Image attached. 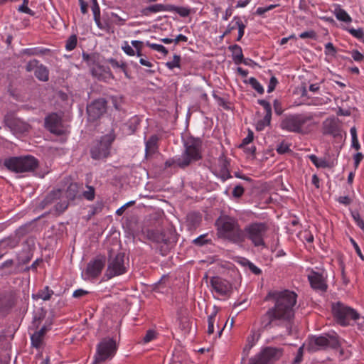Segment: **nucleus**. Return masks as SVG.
I'll return each mask as SVG.
<instances>
[{"mask_svg": "<svg viewBox=\"0 0 364 364\" xmlns=\"http://www.w3.org/2000/svg\"><path fill=\"white\" fill-rule=\"evenodd\" d=\"M340 343L338 337L333 335L326 334L321 336H312L309 338L308 349L310 351H318L330 348H338Z\"/></svg>", "mask_w": 364, "mask_h": 364, "instance_id": "10", "label": "nucleus"}, {"mask_svg": "<svg viewBox=\"0 0 364 364\" xmlns=\"http://www.w3.org/2000/svg\"><path fill=\"white\" fill-rule=\"evenodd\" d=\"M117 350L116 341L109 337L102 339L97 347V353L95 356V363L106 360L114 355Z\"/></svg>", "mask_w": 364, "mask_h": 364, "instance_id": "12", "label": "nucleus"}, {"mask_svg": "<svg viewBox=\"0 0 364 364\" xmlns=\"http://www.w3.org/2000/svg\"><path fill=\"white\" fill-rule=\"evenodd\" d=\"M276 150L279 154L291 152V150L290 149V145L284 141L281 142L277 146Z\"/></svg>", "mask_w": 364, "mask_h": 364, "instance_id": "44", "label": "nucleus"}, {"mask_svg": "<svg viewBox=\"0 0 364 364\" xmlns=\"http://www.w3.org/2000/svg\"><path fill=\"white\" fill-rule=\"evenodd\" d=\"M206 236L207 235L205 234L198 237L197 238L193 240V243L199 247H201L205 244L208 243L210 241V240L205 239Z\"/></svg>", "mask_w": 364, "mask_h": 364, "instance_id": "51", "label": "nucleus"}, {"mask_svg": "<svg viewBox=\"0 0 364 364\" xmlns=\"http://www.w3.org/2000/svg\"><path fill=\"white\" fill-rule=\"evenodd\" d=\"M309 282L312 288L321 291H326L327 285L324 282L321 274L314 272L312 275L308 277Z\"/></svg>", "mask_w": 364, "mask_h": 364, "instance_id": "21", "label": "nucleus"}, {"mask_svg": "<svg viewBox=\"0 0 364 364\" xmlns=\"http://www.w3.org/2000/svg\"><path fill=\"white\" fill-rule=\"evenodd\" d=\"M111 16L114 18L115 20L113 21V23L117 26H123L124 25L126 21L128 19L127 15H125L124 17H121L115 13H111Z\"/></svg>", "mask_w": 364, "mask_h": 364, "instance_id": "48", "label": "nucleus"}, {"mask_svg": "<svg viewBox=\"0 0 364 364\" xmlns=\"http://www.w3.org/2000/svg\"><path fill=\"white\" fill-rule=\"evenodd\" d=\"M168 9H171L170 7H168V4H157L144 8L141 13L143 16H149L151 13L168 11Z\"/></svg>", "mask_w": 364, "mask_h": 364, "instance_id": "24", "label": "nucleus"}, {"mask_svg": "<svg viewBox=\"0 0 364 364\" xmlns=\"http://www.w3.org/2000/svg\"><path fill=\"white\" fill-rule=\"evenodd\" d=\"M352 58L355 61L360 62L364 59V56L357 50H353L351 53Z\"/></svg>", "mask_w": 364, "mask_h": 364, "instance_id": "63", "label": "nucleus"}, {"mask_svg": "<svg viewBox=\"0 0 364 364\" xmlns=\"http://www.w3.org/2000/svg\"><path fill=\"white\" fill-rule=\"evenodd\" d=\"M7 126L15 134H23L28 132L31 126L20 119H11L6 122Z\"/></svg>", "mask_w": 364, "mask_h": 364, "instance_id": "19", "label": "nucleus"}, {"mask_svg": "<svg viewBox=\"0 0 364 364\" xmlns=\"http://www.w3.org/2000/svg\"><path fill=\"white\" fill-rule=\"evenodd\" d=\"M156 338V332L154 330L149 329L146 331V335L142 338L144 343H149Z\"/></svg>", "mask_w": 364, "mask_h": 364, "instance_id": "53", "label": "nucleus"}, {"mask_svg": "<svg viewBox=\"0 0 364 364\" xmlns=\"http://www.w3.org/2000/svg\"><path fill=\"white\" fill-rule=\"evenodd\" d=\"M215 317H216V312H214L213 314L210 315L208 318V326L207 332L209 335L213 333V332H214V323L215 321Z\"/></svg>", "mask_w": 364, "mask_h": 364, "instance_id": "46", "label": "nucleus"}, {"mask_svg": "<svg viewBox=\"0 0 364 364\" xmlns=\"http://www.w3.org/2000/svg\"><path fill=\"white\" fill-rule=\"evenodd\" d=\"M229 163L226 159L223 160L221 168L220 170V178L223 181H226L228 178L232 177L229 170H228Z\"/></svg>", "mask_w": 364, "mask_h": 364, "instance_id": "30", "label": "nucleus"}, {"mask_svg": "<svg viewBox=\"0 0 364 364\" xmlns=\"http://www.w3.org/2000/svg\"><path fill=\"white\" fill-rule=\"evenodd\" d=\"M283 355L282 348L268 346L250 360L249 364H271L278 360Z\"/></svg>", "mask_w": 364, "mask_h": 364, "instance_id": "11", "label": "nucleus"}, {"mask_svg": "<svg viewBox=\"0 0 364 364\" xmlns=\"http://www.w3.org/2000/svg\"><path fill=\"white\" fill-rule=\"evenodd\" d=\"M45 127L55 135L63 134L62 129V119L57 113H51L45 118Z\"/></svg>", "mask_w": 364, "mask_h": 364, "instance_id": "16", "label": "nucleus"}, {"mask_svg": "<svg viewBox=\"0 0 364 364\" xmlns=\"http://www.w3.org/2000/svg\"><path fill=\"white\" fill-rule=\"evenodd\" d=\"M332 312L337 323L343 326L349 325L350 320L356 321L360 318L357 311L341 302L332 305Z\"/></svg>", "mask_w": 364, "mask_h": 364, "instance_id": "9", "label": "nucleus"}, {"mask_svg": "<svg viewBox=\"0 0 364 364\" xmlns=\"http://www.w3.org/2000/svg\"><path fill=\"white\" fill-rule=\"evenodd\" d=\"M229 50L232 51V58L236 64L244 63L247 65L246 60L243 57L242 48L237 45H232L229 46Z\"/></svg>", "mask_w": 364, "mask_h": 364, "instance_id": "25", "label": "nucleus"}, {"mask_svg": "<svg viewBox=\"0 0 364 364\" xmlns=\"http://www.w3.org/2000/svg\"><path fill=\"white\" fill-rule=\"evenodd\" d=\"M253 139H254L253 132L250 130L247 136L245 139H243L242 144L240 145L239 147L241 148V147H243V146L249 144L250 142L252 141Z\"/></svg>", "mask_w": 364, "mask_h": 364, "instance_id": "59", "label": "nucleus"}, {"mask_svg": "<svg viewBox=\"0 0 364 364\" xmlns=\"http://www.w3.org/2000/svg\"><path fill=\"white\" fill-rule=\"evenodd\" d=\"M187 222L191 228L196 229L201 222V217L196 213H191L187 215Z\"/></svg>", "mask_w": 364, "mask_h": 364, "instance_id": "28", "label": "nucleus"}, {"mask_svg": "<svg viewBox=\"0 0 364 364\" xmlns=\"http://www.w3.org/2000/svg\"><path fill=\"white\" fill-rule=\"evenodd\" d=\"M158 136L156 135H152L146 141V155H151L154 154L157 150V141Z\"/></svg>", "mask_w": 364, "mask_h": 364, "instance_id": "26", "label": "nucleus"}, {"mask_svg": "<svg viewBox=\"0 0 364 364\" xmlns=\"http://www.w3.org/2000/svg\"><path fill=\"white\" fill-rule=\"evenodd\" d=\"M38 60L36 59H33L30 60L26 65V70L27 72H31L35 70L36 68L39 65Z\"/></svg>", "mask_w": 364, "mask_h": 364, "instance_id": "56", "label": "nucleus"}, {"mask_svg": "<svg viewBox=\"0 0 364 364\" xmlns=\"http://www.w3.org/2000/svg\"><path fill=\"white\" fill-rule=\"evenodd\" d=\"M334 14L338 20L346 23L351 22L352 19L350 16L347 14V12L341 8H336L335 9Z\"/></svg>", "mask_w": 364, "mask_h": 364, "instance_id": "31", "label": "nucleus"}, {"mask_svg": "<svg viewBox=\"0 0 364 364\" xmlns=\"http://www.w3.org/2000/svg\"><path fill=\"white\" fill-rule=\"evenodd\" d=\"M278 6H279V4H271L266 7H258L256 11V14H257L259 16H262L264 14H265L266 12L276 8Z\"/></svg>", "mask_w": 364, "mask_h": 364, "instance_id": "54", "label": "nucleus"}, {"mask_svg": "<svg viewBox=\"0 0 364 364\" xmlns=\"http://www.w3.org/2000/svg\"><path fill=\"white\" fill-rule=\"evenodd\" d=\"M82 58L89 65H93V64H95V60H96V55H95V54H87L86 53H83Z\"/></svg>", "mask_w": 364, "mask_h": 364, "instance_id": "57", "label": "nucleus"}, {"mask_svg": "<svg viewBox=\"0 0 364 364\" xmlns=\"http://www.w3.org/2000/svg\"><path fill=\"white\" fill-rule=\"evenodd\" d=\"M104 207V204L102 201H97L95 205L90 207V211L88 215L89 218L94 216L95 215L100 213Z\"/></svg>", "mask_w": 364, "mask_h": 364, "instance_id": "35", "label": "nucleus"}, {"mask_svg": "<svg viewBox=\"0 0 364 364\" xmlns=\"http://www.w3.org/2000/svg\"><path fill=\"white\" fill-rule=\"evenodd\" d=\"M348 32L355 38L358 39H361L364 36V32L362 28L355 29L353 28L348 29Z\"/></svg>", "mask_w": 364, "mask_h": 364, "instance_id": "52", "label": "nucleus"}, {"mask_svg": "<svg viewBox=\"0 0 364 364\" xmlns=\"http://www.w3.org/2000/svg\"><path fill=\"white\" fill-rule=\"evenodd\" d=\"M18 300L15 290L9 289L0 291V315L6 316L16 306Z\"/></svg>", "mask_w": 364, "mask_h": 364, "instance_id": "13", "label": "nucleus"}, {"mask_svg": "<svg viewBox=\"0 0 364 364\" xmlns=\"http://www.w3.org/2000/svg\"><path fill=\"white\" fill-rule=\"evenodd\" d=\"M105 276L108 279L127 272L125 254L124 252L114 253L112 250H109Z\"/></svg>", "mask_w": 364, "mask_h": 364, "instance_id": "7", "label": "nucleus"}, {"mask_svg": "<svg viewBox=\"0 0 364 364\" xmlns=\"http://www.w3.org/2000/svg\"><path fill=\"white\" fill-rule=\"evenodd\" d=\"M272 114H265L264 118L257 122L256 124V129L262 131L265 127L269 126L271 122Z\"/></svg>", "mask_w": 364, "mask_h": 364, "instance_id": "33", "label": "nucleus"}, {"mask_svg": "<svg viewBox=\"0 0 364 364\" xmlns=\"http://www.w3.org/2000/svg\"><path fill=\"white\" fill-rule=\"evenodd\" d=\"M77 38L76 35L70 36L66 41L65 48L67 50H73L77 46Z\"/></svg>", "mask_w": 364, "mask_h": 364, "instance_id": "41", "label": "nucleus"}, {"mask_svg": "<svg viewBox=\"0 0 364 364\" xmlns=\"http://www.w3.org/2000/svg\"><path fill=\"white\" fill-rule=\"evenodd\" d=\"M134 203H135V201H134V200L129 201V202L125 203L124 205H122L121 208H119V209L117 210L116 214L119 216L122 215L124 213L126 208L134 205Z\"/></svg>", "mask_w": 364, "mask_h": 364, "instance_id": "60", "label": "nucleus"}, {"mask_svg": "<svg viewBox=\"0 0 364 364\" xmlns=\"http://www.w3.org/2000/svg\"><path fill=\"white\" fill-rule=\"evenodd\" d=\"M181 56L175 54L172 61L167 62L166 66L170 70H173L175 68H181Z\"/></svg>", "mask_w": 364, "mask_h": 364, "instance_id": "40", "label": "nucleus"}, {"mask_svg": "<svg viewBox=\"0 0 364 364\" xmlns=\"http://www.w3.org/2000/svg\"><path fill=\"white\" fill-rule=\"evenodd\" d=\"M296 299V294L289 290L269 291L264 300H273L274 306L261 316L262 328L269 329L274 325H279L283 322L286 326L284 335H291Z\"/></svg>", "mask_w": 364, "mask_h": 364, "instance_id": "1", "label": "nucleus"}, {"mask_svg": "<svg viewBox=\"0 0 364 364\" xmlns=\"http://www.w3.org/2000/svg\"><path fill=\"white\" fill-rule=\"evenodd\" d=\"M1 245H5L6 247H9L10 248H14L18 244V240L16 239H11L8 238L6 240H4L1 242H0Z\"/></svg>", "mask_w": 364, "mask_h": 364, "instance_id": "55", "label": "nucleus"}, {"mask_svg": "<svg viewBox=\"0 0 364 364\" xmlns=\"http://www.w3.org/2000/svg\"><path fill=\"white\" fill-rule=\"evenodd\" d=\"M144 234L148 240L154 242L167 243L168 241L166 234L159 230L146 229V230H144Z\"/></svg>", "mask_w": 364, "mask_h": 364, "instance_id": "20", "label": "nucleus"}, {"mask_svg": "<svg viewBox=\"0 0 364 364\" xmlns=\"http://www.w3.org/2000/svg\"><path fill=\"white\" fill-rule=\"evenodd\" d=\"M258 104L263 107L265 114H272V107L269 102L265 100H258Z\"/></svg>", "mask_w": 364, "mask_h": 364, "instance_id": "58", "label": "nucleus"}, {"mask_svg": "<svg viewBox=\"0 0 364 364\" xmlns=\"http://www.w3.org/2000/svg\"><path fill=\"white\" fill-rule=\"evenodd\" d=\"M87 191H85L82 193L83 197L87 200L92 201L95 199V189L93 186H86Z\"/></svg>", "mask_w": 364, "mask_h": 364, "instance_id": "39", "label": "nucleus"}, {"mask_svg": "<svg viewBox=\"0 0 364 364\" xmlns=\"http://www.w3.org/2000/svg\"><path fill=\"white\" fill-rule=\"evenodd\" d=\"M210 284L213 289L220 295H228L231 292V284L220 277H213L210 279Z\"/></svg>", "mask_w": 364, "mask_h": 364, "instance_id": "17", "label": "nucleus"}, {"mask_svg": "<svg viewBox=\"0 0 364 364\" xmlns=\"http://www.w3.org/2000/svg\"><path fill=\"white\" fill-rule=\"evenodd\" d=\"M267 230L268 227L264 223H252L246 225L242 229L243 233L242 243L247 239L255 247H265L264 237Z\"/></svg>", "mask_w": 364, "mask_h": 364, "instance_id": "5", "label": "nucleus"}, {"mask_svg": "<svg viewBox=\"0 0 364 364\" xmlns=\"http://www.w3.org/2000/svg\"><path fill=\"white\" fill-rule=\"evenodd\" d=\"M234 20L236 21V26L238 28V36L237 41H240L245 33V25L238 16H235Z\"/></svg>", "mask_w": 364, "mask_h": 364, "instance_id": "37", "label": "nucleus"}, {"mask_svg": "<svg viewBox=\"0 0 364 364\" xmlns=\"http://www.w3.org/2000/svg\"><path fill=\"white\" fill-rule=\"evenodd\" d=\"M107 101L104 98H99L87 106V120L96 122L107 112Z\"/></svg>", "mask_w": 364, "mask_h": 364, "instance_id": "14", "label": "nucleus"}, {"mask_svg": "<svg viewBox=\"0 0 364 364\" xmlns=\"http://www.w3.org/2000/svg\"><path fill=\"white\" fill-rule=\"evenodd\" d=\"M4 165L12 172H31L38 167V161L31 155L14 156L5 159Z\"/></svg>", "mask_w": 364, "mask_h": 364, "instance_id": "4", "label": "nucleus"}, {"mask_svg": "<svg viewBox=\"0 0 364 364\" xmlns=\"http://www.w3.org/2000/svg\"><path fill=\"white\" fill-rule=\"evenodd\" d=\"M146 46L153 50L162 53L164 55H166L168 53V50L164 46L160 44L150 43L147 42Z\"/></svg>", "mask_w": 364, "mask_h": 364, "instance_id": "47", "label": "nucleus"}, {"mask_svg": "<svg viewBox=\"0 0 364 364\" xmlns=\"http://www.w3.org/2000/svg\"><path fill=\"white\" fill-rule=\"evenodd\" d=\"M277 82H278V81H277V78L274 76H272L270 78V80L269 82L267 92H272V91H274Z\"/></svg>", "mask_w": 364, "mask_h": 364, "instance_id": "62", "label": "nucleus"}, {"mask_svg": "<svg viewBox=\"0 0 364 364\" xmlns=\"http://www.w3.org/2000/svg\"><path fill=\"white\" fill-rule=\"evenodd\" d=\"M49 71L48 68L43 65H39L34 70V75L37 79L41 81L46 82L48 80Z\"/></svg>", "mask_w": 364, "mask_h": 364, "instance_id": "27", "label": "nucleus"}, {"mask_svg": "<svg viewBox=\"0 0 364 364\" xmlns=\"http://www.w3.org/2000/svg\"><path fill=\"white\" fill-rule=\"evenodd\" d=\"M325 53L326 55L331 54L334 55L336 53V49L333 46V43L329 42L325 45Z\"/></svg>", "mask_w": 364, "mask_h": 364, "instance_id": "61", "label": "nucleus"}, {"mask_svg": "<svg viewBox=\"0 0 364 364\" xmlns=\"http://www.w3.org/2000/svg\"><path fill=\"white\" fill-rule=\"evenodd\" d=\"M201 141L199 139H188L184 144L185 150L181 158L177 160V165L182 168L202 158Z\"/></svg>", "mask_w": 364, "mask_h": 364, "instance_id": "3", "label": "nucleus"}, {"mask_svg": "<svg viewBox=\"0 0 364 364\" xmlns=\"http://www.w3.org/2000/svg\"><path fill=\"white\" fill-rule=\"evenodd\" d=\"M168 7L171 8V9H168V11H176L182 17H186L190 14V10L185 7H178L170 4H168Z\"/></svg>", "mask_w": 364, "mask_h": 364, "instance_id": "34", "label": "nucleus"}, {"mask_svg": "<svg viewBox=\"0 0 364 364\" xmlns=\"http://www.w3.org/2000/svg\"><path fill=\"white\" fill-rule=\"evenodd\" d=\"M218 237L235 244H242L243 233L238 220L228 215L219 217L215 221Z\"/></svg>", "mask_w": 364, "mask_h": 364, "instance_id": "2", "label": "nucleus"}, {"mask_svg": "<svg viewBox=\"0 0 364 364\" xmlns=\"http://www.w3.org/2000/svg\"><path fill=\"white\" fill-rule=\"evenodd\" d=\"M107 62L113 67V68H120L123 72L125 73L126 76L128 77L127 73V64L124 62H118L116 59L109 58L107 60Z\"/></svg>", "mask_w": 364, "mask_h": 364, "instance_id": "36", "label": "nucleus"}, {"mask_svg": "<svg viewBox=\"0 0 364 364\" xmlns=\"http://www.w3.org/2000/svg\"><path fill=\"white\" fill-rule=\"evenodd\" d=\"M53 294V291L49 289L48 287H46L43 290L38 292V296L44 301H48L50 299Z\"/></svg>", "mask_w": 364, "mask_h": 364, "instance_id": "43", "label": "nucleus"}, {"mask_svg": "<svg viewBox=\"0 0 364 364\" xmlns=\"http://www.w3.org/2000/svg\"><path fill=\"white\" fill-rule=\"evenodd\" d=\"M68 200H61L55 205V210L58 215L63 213L68 207Z\"/></svg>", "mask_w": 364, "mask_h": 364, "instance_id": "45", "label": "nucleus"}, {"mask_svg": "<svg viewBox=\"0 0 364 364\" xmlns=\"http://www.w3.org/2000/svg\"><path fill=\"white\" fill-rule=\"evenodd\" d=\"M89 292L87 291H85V290H83L82 289H77L75 290L73 294V296L74 298H81L85 295H87Z\"/></svg>", "mask_w": 364, "mask_h": 364, "instance_id": "64", "label": "nucleus"}, {"mask_svg": "<svg viewBox=\"0 0 364 364\" xmlns=\"http://www.w3.org/2000/svg\"><path fill=\"white\" fill-rule=\"evenodd\" d=\"M309 159L317 167V168H330L331 166L330 164L323 159H318L316 155H310Z\"/></svg>", "mask_w": 364, "mask_h": 364, "instance_id": "32", "label": "nucleus"}, {"mask_svg": "<svg viewBox=\"0 0 364 364\" xmlns=\"http://www.w3.org/2000/svg\"><path fill=\"white\" fill-rule=\"evenodd\" d=\"M245 193V189L241 185H237L232 190V195L235 198H240Z\"/></svg>", "mask_w": 364, "mask_h": 364, "instance_id": "50", "label": "nucleus"}, {"mask_svg": "<svg viewBox=\"0 0 364 364\" xmlns=\"http://www.w3.org/2000/svg\"><path fill=\"white\" fill-rule=\"evenodd\" d=\"M28 0H23V4L18 7V11L29 14L31 16L34 15V12L28 7Z\"/></svg>", "mask_w": 364, "mask_h": 364, "instance_id": "49", "label": "nucleus"}, {"mask_svg": "<svg viewBox=\"0 0 364 364\" xmlns=\"http://www.w3.org/2000/svg\"><path fill=\"white\" fill-rule=\"evenodd\" d=\"M323 134L336 136L340 134V125L338 119L335 117L327 118L322 124Z\"/></svg>", "mask_w": 364, "mask_h": 364, "instance_id": "18", "label": "nucleus"}, {"mask_svg": "<svg viewBox=\"0 0 364 364\" xmlns=\"http://www.w3.org/2000/svg\"><path fill=\"white\" fill-rule=\"evenodd\" d=\"M78 189L77 183H70L65 192L66 198L69 200H73L78 193Z\"/></svg>", "mask_w": 364, "mask_h": 364, "instance_id": "29", "label": "nucleus"}, {"mask_svg": "<svg viewBox=\"0 0 364 364\" xmlns=\"http://www.w3.org/2000/svg\"><path fill=\"white\" fill-rule=\"evenodd\" d=\"M115 139V134L112 132L101 137L100 140L97 141L90 149V155L93 159L100 160L107 158L109 156L110 148L112 142Z\"/></svg>", "mask_w": 364, "mask_h": 364, "instance_id": "8", "label": "nucleus"}, {"mask_svg": "<svg viewBox=\"0 0 364 364\" xmlns=\"http://www.w3.org/2000/svg\"><path fill=\"white\" fill-rule=\"evenodd\" d=\"M106 262V257L103 255H100L95 259L90 261L87 263L85 269V274L89 278H96L102 272Z\"/></svg>", "mask_w": 364, "mask_h": 364, "instance_id": "15", "label": "nucleus"}, {"mask_svg": "<svg viewBox=\"0 0 364 364\" xmlns=\"http://www.w3.org/2000/svg\"><path fill=\"white\" fill-rule=\"evenodd\" d=\"M249 83L251 85L253 89H255L258 93L263 94L264 88L257 80L253 77L249 79Z\"/></svg>", "mask_w": 364, "mask_h": 364, "instance_id": "42", "label": "nucleus"}, {"mask_svg": "<svg viewBox=\"0 0 364 364\" xmlns=\"http://www.w3.org/2000/svg\"><path fill=\"white\" fill-rule=\"evenodd\" d=\"M62 191L60 189L50 191L45 198L41 202L39 206L41 209H44L48 205L53 203L56 200L59 199L61 196Z\"/></svg>", "mask_w": 364, "mask_h": 364, "instance_id": "23", "label": "nucleus"}, {"mask_svg": "<svg viewBox=\"0 0 364 364\" xmlns=\"http://www.w3.org/2000/svg\"><path fill=\"white\" fill-rule=\"evenodd\" d=\"M48 328L46 326H43L39 331H36L31 336V344L33 347L38 348L43 343V340L45 334L48 331Z\"/></svg>", "mask_w": 364, "mask_h": 364, "instance_id": "22", "label": "nucleus"}, {"mask_svg": "<svg viewBox=\"0 0 364 364\" xmlns=\"http://www.w3.org/2000/svg\"><path fill=\"white\" fill-rule=\"evenodd\" d=\"M140 123V120L137 117L132 118L128 123V129L129 134H134Z\"/></svg>", "mask_w": 364, "mask_h": 364, "instance_id": "38", "label": "nucleus"}, {"mask_svg": "<svg viewBox=\"0 0 364 364\" xmlns=\"http://www.w3.org/2000/svg\"><path fill=\"white\" fill-rule=\"evenodd\" d=\"M313 119L311 115L305 114H289L280 122L282 129L297 134H304V125Z\"/></svg>", "mask_w": 364, "mask_h": 364, "instance_id": "6", "label": "nucleus"}]
</instances>
